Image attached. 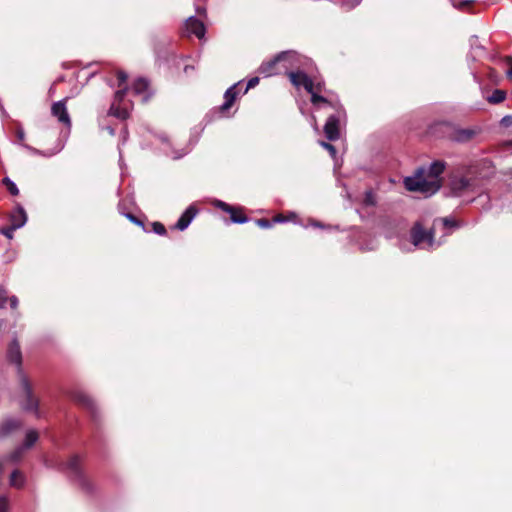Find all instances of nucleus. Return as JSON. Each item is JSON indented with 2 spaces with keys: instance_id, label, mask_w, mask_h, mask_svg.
<instances>
[{
  "instance_id": "ddd939ff",
  "label": "nucleus",
  "mask_w": 512,
  "mask_h": 512,
  "mask_svg": "<svg viewBox=\"0 0 512 512\" xmlns=\"http://www.w3.org/2000/svg\"><path fill=\"white\" fill-rule=\"evenodd\" d=\"M71 398L77 404L88 409L92 414L95 413L96 405L93 399L82 390H75L71 393Z\"/></svg>"
},
{
  "instance_id": "c756f323",
  "label": "nucleus",
  "mask_w": 512,
  "mask_h": 512,
  "mask_svg": "<svg viewBox=\"0 0 512 512\" xmlns=\"http://www.w3.org/2000/svg\"><path fill=\"white\" fill-rule=\"evenodd\" d=\"M259 83V78L258 77H252L248 80L247 82V85H246V88L244 89L243 93H247L250 89L254 88L255 86H257Z\"/></svg>"
},
{
  "instance_id": "4468645a",
  "label": "nucleus",
  "mask_w": 512,
  "mask_h": 512,
  "mask_svg": "<svg viewBox=\"0 0 512 512\" xmlns=\"http://www.w3.org/2000/svg\"><path fill=\"white\" fill-rule=\"evenodd\" d=\"M10 224L13 225V228H22L28 219L27 213L23 206L17 204L15 208L11 211L10 216Z\"/></svg>"
},
{
  "instance_id": "c85d7f7f",
  "label": "nucleus",
  "mask_w": 512,
  "mask_h": 512,
  "mask_svg": "<svg viewBox=\"0 0 512 512\" xmlns=\"http://www.w3.org/2000/svg\"><path fill=\"white\" fill-rule=\"evenodd\" d=\"M153 226V231L158 234V235H165L166 234V228L163 224H161L160 222H154L152 224Z\"/></svg>"
},
{
  "instance_id": "a19ab883",
  "label": "nucleus",
  "mask_w": 512,
  "mask_h": 512,
  "mask_svg": "<svg viewBox=\"0 0 512 512\" xmlns=\"http://www.w3.org/2000/svg\"><path fill=\"white\" fill-rule=\"evenodd\" d=\"M470 44H471V47H472L473 49H476V48H477V49H483V47H482V46H479V45H478V37H477V36H472V37L470 38Z\"/></svg>"
},
{
  "instance_id": "39448f33",
  "label": "nucleus",
  "mask_w": 512,
  "mask_h": 512,
  "mask_svg": "<svg viewBox=\"0 0 512 512\" xmlns=\"http://www.w3.org/2000/svg\"><path fill=\"white\" fill-rule=\"evenodd\" d=\"M59 469L67 473L72 479L80 485H86V479L83 475L80 459L77 455L71 456L66 462L60 464Z\"/></svg>"
},
{
  "instance_id": "a878e982",
  "label": "nucleus",
  "mask_w": 512,
  "mask_h": 512,
  "mask_svg": "<svg viewBox=\"0 0 512 512\" xmlns=\"http://www.w3.org/2000/svg\"><path fill=\"white\" fill-rule=\"evenodd\" d=\"M26 449L21 445L17 447L9 456V459L13 462H17L22 457Z\"/></svg>"
},
{
  "instance_id": "6e6552de",
  "label": "nucleus",
  "mask_w": 512,
  "mask_h": 512,
  "mask_svg": "<svg viewBox=\"0 0 512 512\" xmlns=\"http://www.w3.org/2000/svg\"><path fill=\"white\" fill-rule=\"evenodd\" d=\"M288 57H296V56L289 52H281L277 56H275L273 59L263 62L258 69L259 73L264 75L265 77H268V76L278 73L276 66L280 65L281 61L284 59H287Z\"/></svg>"
},
{
  "instance_id": "09e8293b",
  "label": "nucleus",
  "mask_w": 512,
  "mask_h": 512,
  "mask_svg": "<svg viewBox=\"0 0 512 512\" xmlns=\"http://www.w3.org/2000/svg\"><path fill=\"white\" fill-rule=\"evenodd\" d=\"M312 121H313V124H314V128L317 129L316 119H315L314 116H312Z\"/></svg>"
},
{
  "instance_id": "9b49d317",
  "label": "nucleus",
  "mask_w": 512,
  "mask_h": 512,
  "mask_svg": "<svg viewBox=\"0 0 512 512\" xmlns=\"http://www.w3.org/2000/svg\"><path fill=\"white\" fill-rule=\"evenodd\" d=\"M51 113L58 121L67 127L71 126L70 116L66 108V99L53 103Z\"/></svg>"
},
{
  "instance_id": "9d476101",
  "label": "nucleus",
  "mask_w": 512,
  "mask_h": 512,
  "mask_svg": "<svg viewBox=\"0 0 512 512\" xmlns=\"http://www.w3.org/2000/svg\"><path fill=\"white\" fill-rule=\"evenodd\" d=\"M7 360L11 364H14L18 368L20 376L23 375L22 369H21V366H22V352H21V348H20V345H19V342L17 341V339H13L11 341V343L9 344V346H8V349H7Z\"/></svg>"
},
{
  "instance_id": "393cba45",
  "label": "nucleus",
  "mask_w": 512,
  "mask_h": 512,
  "mask_svg": "<svg viewBox=\"0 0 512 512\" xmlns=\"http://www.w3.org/2000/svg\"><path fill=\"white\" fill-rule=\"evenodd\" d=\"M214 206L229 213V214H233L236 212V209L234 207L230 206L229 204H227L221 200H215Z\"/></svg>"
},
{
  "instance_id": "f03ea898",
  "label": "nucleus",
  "mask_w": 512,
  "mask_h": 512,
  "mask_svg": "<svg viewBox=\"0 0 512 512\" xmlns=\"http://www.w3.org/2000/svg\"><path fill=\"white\" fill-rule=\"evenodd\" d=\"M444 169L445 164L441 161L433 162L428 168H419L414 176L405 178V187L409 191L432 195L440 189L439 176Z\"/></svg>"
},
{
  "instance_id": "8fccbe9b",
  "label": "nucleus",
  "mask_w": 512,
  "mask_h": 512,
  "mask_svg": "<svg viewBox=\"0 0 512 512\" xmlns=\"http://www.w3.org/2000/svg\"><path fill=\"white\" fill-rule=\"evenodd\" d=\"M123 133H124V135H123V140L125 141V140H126V137H127V132H126V131H124Z\"/></svg>"
},
{
  "instance_id": "58836bf2",
  "label": "nucleus",
  "mask_w": 512,
  "mask_h": 512,
  "mask_svg": "<svg viewBox=\"0 0 512 512\" xmlns=\"http://www.w3.org/2000/svg\"><path fill=\"white\" fill-rule=\"evenodd\" d=\"M117 76H118V80H119V86H122L126 82L128 76L123 71H119Z\"/></svg>"
},
{
  "instance_id": "cd10ccee",
  "label": "nucleus",
  "mask_w": 512,
  "mask_h": 512,
  "mask_svg": "<svg viewBox=\"0 0 512 512\" xmlns=\"http://www.w3.org/2000/svg\"><path fill=\"white\" fill-rule=\"evenodd\" d=\"M230 216L233 223L243 224L248 221V218L245 215H236V212L230 214Z\"/></svg>"
},
{
  "instance_id": "c03bdc74",
  "label": "nucleus",
  "mask_w": 512,
  "mask_h": 512,
  "mask_svg": "<svg viewBox=\"0 0 512 512\" xmlns=\"http://www.w3.org/2000/svg\"><path fill=\"white\" fill-rule=\"evenodd\" d=\"M287 221H288V218H285L282 215H277L273 219V222H275V223H284V222H287Z\"/></svg>"
},
{
  "instance_id": "423d86ee",
  "label": "nucleus",
  "mask_w": 512,
  "mask_h": 512,
  "mask_svg": "<svg viewBox=\"0 0 512 512\" xmlns=\"http://www.w3.org/2000/svg\"><path fill=\"white\" fill-rule=\"evenodd\" d=\"M20 383L21 387L23 389V392L25 394V400L22 403V407L26 411L35 412L37 416H39L38 413V400L34 397L32 387L25 375H21L20 377Z\"/></svg>"
},
{
  "instance_id": "3c124183",
  "label": "nucleus",
  "mask_w": 512,
  "mask_h": 512,
  "mask_svg": "<svg viewBox=\"0 0 512 512\" xmlns=\"http://www.w3.org/2000/svg\"><path fill=\"white\" fill-rule=\"evenodd\" d=\"M197 12H198V13H202V12H204V9H200V8H199V9H197Z\"/></svg>"
},
{
  "instance_id": "473e14b6",
  "label": "nucleus",
  "mask_w": 512,
  "mask_h": 512,
  "mask_svg": "<svg viewBox=\"0 0 512 512\" xmlns=\"http://www.w3.org/2000/svg\"><path fill=\"white\" fill-rule=\"evenodd\" d=\"M320 144L323 148H325L326 150H328L330 152L331 156H333V157L335 156L336 149L332 144L324 142V141H321Z\"/></svg>"
},
{
  "instance_id": "1a4fd4ad",
  "label": "nucleus",
  "mask_w": 512,
  "mask_h": 512,
  "mask_svg": "<svg viewBox=\"0 0 512 512\" xmlns=\"http://www.w3.org/2000/svg\"><path fill=\"white\" fill-rule=\"evenodd\" d=\"M126 95V88L120 89L115 93L114 102L111 104L109 109V115L117 117L119 119H126L129 116V111L126 107H121L124 96Z\"/></svg>"
},
{
  "instance_id": "dca6fc26",
  "label": "nucleus",
  "mask_w": 512,
  "mask_h": 512,
  "mask_svg": "<svg viewBox=\"0 0 512 512\" xmlns=\"http://www.w3.org/2000/svg\"><path fill=\"white\" fill-rule=\"evenodd\" d=\"M240 84H241V82L235 83L234 85L229 87L226 90V92L224 93V103L220 106V111L222 113H225L226 111H228L234 104V102L237 98V95H238L237 87Z\"/></svg>"
},
{
  "instance_id": "f3484780",
  "label": "nucleus",
  "mask_w": 512,
  "mask_h": 512,
  "mask_svg": "<svg viewBox=\"0 0 512 512\" xmlns=\"http://www.w3.org/2000/svg\"><path fill=\"white\" fill-rule=\"evenodd\" d=\"M148 82L144 78H138L132 85V91L135 95H141L142 101L147 102L150 95L147 93Z\"/></svg>"
},
{
  "instance_id": "ea45409f",
  "label": "nucleus",
  "mask_w": 512,
  "mask_h": 512,
  "mask_svg": "<svg viewBox=\"0 0 512 512\" xmlns=\"http://www.w3.org/2000/svg\"><path fill=\"white\" fill-rule=\"evenodd\" d=\"M125 216L133 223L139 225V226H143V223L142 221H140L136 216H134L133 214L131 213H127L125 214Z\"/></svg>"
},
{
  "instance_id": "79ce46f5",
  "label": "nucleus",
  "mask_w": 512,
  "mask_h": 512,
  "mask_svg": "<svg viewBox=\"0 0 512 512\" xmlns=\"http://www.w3.org/2000/svg\"><path fill=\"white\" fill-rule=\"evenodd\" d=\"M310 225L313 226V227H316V228H331V226H325L324 224H322L321 222L319 221H315V220H312L310 222Z\"/></svg>"
},
{
  "instance_id": "c9c22d12",
  "label": "nucleus",
  "mask_w": 512,
  "mask_h": 512,
  "mask_svg": "<svg viewBox=\"0 0 512 512\" xmlns=\"http://www.w3.org/2000/svg\"><path fill=\"white\" fill-rule=\"evenodd\" d=\"M362 0H352V2L350 1H344L342 3V5L344 7L347 8V10H350V9H353L354 7H356L357 5H359L361 3Z\"/></svg>"
},
{
  "instance_id": "2eb2a0df",
  "label": "nucleus",
  "mask_w": 512,
  "mask_h": 512,
  "mask_svg": "<svg viewBox=\"0 0 512 512\" xmlns=\"http://www.w3.org/2000/svg\"><path fill=\"white\" fill-rule=\"evenodd\" d=\"M197 213L198 210L196 207L194 205H190L180 216L174 227L180 231H184L186 228H188Z\"/></svg>"
},
{
  "instance_id": "b1692460",
  "label": "nucleus",
  "mask_w": 512,
  "mask_h": 512,
  "mask_svg": "<svg viewBox=\"0 0 512 512\" xmlns=\"http://www.w3.org/2000/svg\"><path fill=\"white\" fill-rule=\"evenodd\" d=\"M2 182L6 186L10 194H12L13 196H17L19 194V189L17 185L9 177H5L2 180Z\"/></svg>"
},
{
  "instance_id": "7c9ffc66",
  "label": "nucleus",
  "mask_w": 512,
  "mask_h": 512,
  "mask_svg": "<svg viewBox=\"0 0 512 512\" xmlns=\"http://www.w3.org/2000/svg\"><path fill=\"white\" fill-rule=\"evenodd\" d=\"M15 230H17V228H13V225L10 224L9 227L1 229V234H3L4 236H6L9 239H12L13 238V233H14Z\"/></svg>"
},
{
  "instance_id": "e433bc0d",
  "label": "nucleus",
  "mask_w": 512,
  "mask_h": 512,
  "mask_svg": "<svg viewBox=\"0 0 512 512\" xmlns=\"http://www.w3.org/2000/svg\"><path fill=\"white\" fill-rule=\"evenodd\" d=\"M7 301V292L4 288L0 287V308H2Z\"/></svg>"
},
{
  "instance_id": "a18cd8bd",
  "label": "nucleus",
  "mask_w": 512,
  "mask_h": 512,
  "mask_svg": "<svg viewBox=\"0 0 512 512\" xmlns=\"http://www.w3.org/2000/svg\"><path fill=\"white\" fill-rule=\"evenodd\" d=\"M9 301H10L11 308H13V309L17 308V306H18V299H17L16 296H11L9 298Z\"/></svg>"
},
{
  "instance_id": "5701e85b",
  "label": "nucleus",
  "mask_w": 512,
  "mask_h": 512,
  "mask_svg": "<svg viewBox=\"0 0 512 512\" xmlns=\"http://www.w3.org/2000/svg\"><path fill=\"white\" fill-rule=\"evenodd\" d=\"M38 440V433L36 430H29L26 433V437L22 446L27 450L31 448Z\"/></svg>"
},
{
  "instance_id": "49530a36",
  "label": "nucleus",
  "mask_w": 512,
  "mask_h": 512,
  "mask_svg": "<svg viewBox=\"0 0 512 512\" xmlns=\"http://www.w3.org/2000/svg\"><path fill=\"white\" fill-rule=\"evenodd\" d=\"M106 130L108 131V133H109L111 136H114V135H115V130H114V128H112L111 126H107V127H106Z\"/></svg>"
},
{
  "instance_id": "72a5a7b5",
  "label": "nucleus",
  "mask_w": 512,
  "mask_h": 512,
  "mask_svg": "<svg viewBox=\"0 0 512 512\" xmlns=\"http://www.w3.org/2000/svg\"><path fill=\"white\" fill-rule=\"evenodd\" d=\"M441 221L445 227H458L457 222L452 218H443Z\"/></svg>"
},
{
  "instance_id": "f704fd0d",
  "label": "nucleus",
  "mask_w": 512,
  "mask_h": 512,
  "mask_svg": "<svg viewBox=\"0 0 512 512\" xmlns=\"http://www.w3.org/2000/svg\"><path fill=\"white\" fill-rule=\"evenodd\" d=\"M257 225L261 228L268 229L272 227V223L268 219H258Z\"/></svg>"
},
{
  "instance_id": "20e7f679",
  "label": "nucleus",
  "mask_w": 512,
  "mask_h": 512,
  "mask_svg": "<svg viewBox=\"0 0 512 512\" xmlns=\"http://www.w3.org/2000/svg\"><path fill=\"white\" fill-rule=\"evenodd\" d=\"M411 241L415 247L421 249H432L436 244L431 230H425L420 223H415L411 229Z\"/></svg>"
},
{
  "instance_id": "4c0bfd02",
  "label": "nucleus",
  "mask_w": 512,
  "mask_h": 512,
  "mask_svg": "<svg viewBox=\"0 0 512 512\" xmlns=\"http://www.w3.org/2000/svg\"><path fill=\"white\" fill-rule=\"evenodd\" d=\"M0 512H8V500L0 496Z\"/></svg>"
},
{
  "instance_id": "2f4dec72",
  "label": "nucleus",
  "mask_w": 512,
  "mask_h": 512,
  "mask_svg": "<svg viewBox=\"0 0 512 512\" xmlns=\"http://www.w3.org/2000/svg\"><path fill=\"white\" fill-rule=\"evenodd\" d=\"M501 126L505 128L512 127V115H506L504 116L500 121Z\"/></svg>"
},
{
  "instance_id": "7ed1b4c3",
  "label": "nucleus",
  "mask_w": 512,
  "mask_h": 512,
  "mask_svg": "<svg viewBox=\"0 0 512 512\" xmlns=\"http://www.w3.org/2000/svg\"><path fill=\"white\" fill-rule=\"evenodd\" d=\"M483 192L482 180L474 176L472 171L466 174H457L451 177L449 182V195L463 198L467 203L474 201L476 196Z\"/></svg>"
},
{
  "instance_id": "de8ad7c7",
  "label": "nucleus",
  "mask_w": 512,
  "mask_h": 512,
  "mask_svg": "<svg viewBox=\"0 0 512 512\" xmlns=\"http://www.w3.org/2000/svg\"><path fill=\"white\" fill-rule=\"evenodd\" d=\"M186 153H187V152L185 151V152H184V153H182V154H176V155H173L172 157H173L174 159H179V158H181V157H182L184 154H186Z\"/></svg>"
},
{
  "instance_id": "37998d69",
  "label": "nucleus",
  "mask_w": 512,
  "mask_h": 512,
  "mask_svg": "<svg viewBox=\"0 0 512 512\" xmlns=\"http://www.w3.org/2000/svg\"><path fill=\"white\" fill-rule=\"evenodd\" d=\"M473 2H474V0H463L456 7L459 8V9H464L465 7L471 5Z\"/></svg>"
},
{
  "instance_id": "0eeeda50",
  "label": "nucleus",
  "mask_w": 512,
  "mask_h": 512,
  "mask_svg": "<svg viewBox=\"0 0 512 512\" xmlns=\"http://www.w3.org/2000/svg\"><path fill=\"white\" fill-rule=\"evenodd\" d=\"M288 52L292 53L296 56V57H288L287 59L282 60L280 63V65H282V67L285 71L296 69V71H290L288 73V76L290 77V74H292V73L301 72L309 78V76L304 71L300 70V68L302 66H308L309 64H311V61L308 58L301 56L300 54H298L295 51H288ZM310 79L312 80L311 77H310Z\"/></svg>"
},
{
  "instance_id": "4be33fe9",
  "label": "nucleus",
  "mask_w": 512,
  "mask_h": 512,
  "mask_svg": "<svg viewBox=\"0 0 512 512\" xmlns=\"http://www.w3.org/2000/svg\"><path fill=\"white\" fill-rule=\"evenodd\" d=\"M506 92L501 89H496L493 93L487 98L488 102L491 104H498L505 100Z\"/></svg>"
},
{
  "instance_id": "6ab92c4d",
  "label": "nucleus",
  "mask_w": 512,
  "mask_h": 512,
  "mask_svg": "<svg viewBox=\"0 0 512 512\" xmlns=\"http://www.w3.org/2000/svg\"><path fill=\"white\" fill-rule=\"evenodd\" d=\"M21 423L14 419H8L0 424V438L7 437L14 430L18 429Z\"/></svg>"
},
{
  "instance_id": "f8f14e48",
  "label": "nucleus",
  "mask_w": 512,
  "mask_h": 512,
  "mask_svg": "<svg viewBox=\"0 0 512 512\" xmlns=\"http://www.w3.org/2000/svg\"><path fill=\"white\" fill-rule=\"evenodd\" d=\"M185 32L188 36L195 35L197 38L202 39L205 35V27L200 20L191 16L185 22Z\"/></svg>"
},
{
  "instance_id": "aec40b11",
  "label": "nucleus",
  "mask_w": 512,
  "mask_h": 512,
  "mask_svg": "<svg viewBox=\"0 0 512 512\" xmlns=\"http://www.w3.org/2000/svg\"><path fill=\"white\" fill-rule=\"evenodd\" d=\"M477 134L476 129L465 128L456 130L454 133V139L458 142H467L471 140Z\"/></svg>"
},
{
  "instance_id": "a211bd4d",
  "label": "nucleus",
  "mask_w": 512,
  "mask_h": 512,
  "mask_svg": "<svg viewBox=\"0 0 512 512\" xmlns=\"http://www.w3.org/2000/svg\"><path fill=\"white\" fill-rule=\"evenodd\" d=\"M16 135H17V138L20 142V145L26 149L27 151H29L30 153L32 154H35V155H42V156H52L54 154H56L59 150L55 151V152H52V153H46V152H42L34 147H31L25 143H23L24 139H25V132L22 128H18L17 131H16Z\"/></svg>"
},
{
  "instance_id": "412c9836",
  "label": "nucleus",
  "mask_w": 512,
  "mask_h": 512,
  "mask_svg": "<svg viewBox=\"0 0 512 512\" xmlns=\"http://www.w3.org/2000/svg\"><path fill=\"white\" fill-rule=\"evenodd\" d=\"M24 475L19 470H14L10 476V485L16 488H21L24 485Z\"/></svg>"
},
{
  "instance_id": "bb28decb",
  "label": "nucleus",
  "mask_w": 512,
  "mask_h": 512,
  "mask_svg": "<svg viewBox=\"0 0 512 512\" xmlns=\"http://www.w3.org/2000/svg\"><path fill=\"white\" fill-rule=\"evenodd\" d=\"M364 203L369 206L375 205L376 201H375L374 193L371 190H368L365 192Z\"/></svg>"
},
{
  "instance_id": "603ef678",
  "label": "nucleus",
  "mask_w": 512,
  "mask_h": 512,
  "mask_svg": "<svg viewBox=\"0 0 512 512\" xmlns=\"http://www.w3.org/2000/svg\"><path fill=\"white\" fill-rule=\"evenodd\" d=\"M189 68H190L189 66H186V67H185V69H184V70H185V72H186V73L188 72V69H189Z\"/></svg>"
},
{
  "instance_id": "f257e3e1",
  "label": "nucleus",
  "mask_w": 512,
  "mask_h": 512,
  "mask_svg": "<svg viewBox=\"0 0 512 512\" xmlns=\"http://www.w3.org/2000/svg\"><path fill=\"white\" fill-rule=\"evenodd\" d=\"M290 81L296 87H303L311 94V102L317 108L331 107L335 113L329 115L325 125L324 133L328 140L335 141L340 136V121L345 117V110L339 102L333 103L331 100L319 95L323 91V83L314 82L301 72L290 74Z\"/></svg>"
}]
</instances>
